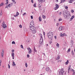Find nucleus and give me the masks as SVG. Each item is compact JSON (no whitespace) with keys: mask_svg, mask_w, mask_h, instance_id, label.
I'll list each match as a JSON object with an SVG mask.
<instances>
[{"mask_svg":"<svg viewBox=\"0 0 75 75\" xmlns=\"http://www.w3.org/2000/svg\"><path fill=\"white\" fill-rule=\"evenodd\" d=\"M63 13L64 16L65 18H66L67 20H68V19L70 18V17H71V14L68 11L67 12L66 11H64Z\"/></svg>","mask_w":75,"mask_h":75,"instance_id":"1","label":"nucleus"},{"mask_svg":"<svg viewBox=\"0 0 75 75\" xmlns=\"http://www.w3.org/2000/svg\"><path fill=\"white\" fill-rule=\"evenodd\" d=\"M34 25H30V29L32 31V32L33 33H36V28L34 26Z\"/></svg>","mask_w":75,"mask_h":75,"instance_id":"2","label":"nucleus"},{"mask_svg":"<svg viewBox=\"0 0 75 75\" xmlns=\"http://www.w3.org/2000/svg\"><path fill=\"white\" fill-rule=\"evenodd\" d=\"M53 35H54L53 32H50L49 33H47V36L49 38L50 40H52V38H53Z\"/></svg>","mask_w":75,"mask_h":75,"instance_id":"3","label":"nucleus"},{"mask_svg":"<svg viewBox=\"0 0 75 75\" xmlns=\"http://www.w3.org/2000/svg\"><path fill=\"white\" fill-rule=\"evenodd\" d=\"M64 72V69H62L60 71H59V75H63Z\"/></svg>","mask_w":75,"mask_h":75,"instance_id":"4","label":"nucleus"},{"mask_svg":"<svg viewBox=\"0 0 75 75\" xmlns=\"http://www.w3.org/2000/svg\"><path fill=\"white\" fill-rule=\"evenodd\" d=\"M38 2L39 4H42L43 3V2H45V0H38Z\"/></svg>","mask_w":75,"mask_h":75,"instance_id":"5","label":"nucleus"},{"mask_svg":"<svg viewBox=\"0 0 75 75\" xmlns=\"http://www.w3.org/2000/svg\"><path fill=\"white\" fill-rule=\"evenodd\" d=\"M55 6L56 7H55L54 8V10H57V9L59 8V5H58V4H56L55 5Z\"/></svg>","mask_w":75,"mask_h":75,"instance_id":"6","label":"nucleus"},{"mask_svg":"<svg viewBox=\"0 0 75 75\" xmlns=\"http://www.w3.org/2000/svg\"><path fill=\"white\" fill-rule=\"evenodd\" d=\"M27 50H29L28 51L29 52H28V53L29 54H30V53H31V52H32V50L30 49V48L28 47V48H27Z\"/></svg>","mask_w":75,"mask_h":75,"instance_id":"7","label":"nucleus"},{"mask_svg":"<svg viewBox=\"0 0 75 75\" xmlns=\"http://www.w3.org/2000/svg\"><path fill=\"white\" fill-rule=\"evenodd\" d=\"M40 44H42L43 43V38H41L40 40Z\"/></svg>","mask_w":75,"mask_h":75,"instance_id":"8","label":"nucleus"},{"mask_svg":"<svg viewBox=\"0 0 75 75\" xmlns=\"http://www.w3.org/2000/svg\"><path fill=\"white\" fill-rule=\"evenodd\" d=\"M11 54V56L12 57V59H14V53L13 52H12V53Z\"/></svg>","mask_w":75,"mask_h":75,"instance_id":"9","label":"nucleus"},{"mask_svg":"<svg viewBox=\"0 0 75 75\" xmlns=\"http://www.w3.org/2000/svg\"><path fill=\"white\" fill-rule=\"evenodd\" d=\"M39 4H38V8H39L40 9V10H41V4H40L39 3Z\"/></svg>","mask_w":75,"mask_h":75,"instance_id":"10","label":"nucleus"},{"mask_svg":"<svg viewBox=\"0 0 75 75\" xmlns=\"http://www.w3.org/2000/svg\"><path fill=\"white\" fill-rule=\"evenodd\" d=\"M2 27H3V28H6L7 27V25H6V24L2 25Z\"/></svg>","mask_w":75,"mask_h":75,"instance_id":"11","label":"nucleus"},{"mask_svg":"<svg viewBox=\"0 0 75 75\" xmlns=\"http://www.w3.org/2000/svg\"><path fill=\"white\" fill-rule=\"evenodd\" d=\"M30 25H34V21H31V22H30Z\"/></svg>","mask_w":75,"mask_h":75,"instance_id":"12","label":"nucleus"},{"mask_svg":"<svg viewBox=\"0 0 75 75\" xmlns=\"http://www.w3.org/2000/svg\"><path fill=\"white\" fill-rule=\"evenodd\" d=\"M63 29V26H61L59 28V30H60V31H61Z\"/></svg>","mask_w":75,"mask_h":75,"instance_id":"13","label":"nucleus"},{"mask_svg":"<svg viewBox=\"0 0 75 75\" xmlns=\"http://www.w3.org/2000/svg\"><path fill=\"white\" fill-rule=\"evenodd\" d=\"M50 70V69L49 67H47L46 69V71H49Z\"/></svg>","mask_w":75,"mask_h":75,"instance_id":"14","label":"nucleus"},{"mask_svg":"<svg viewBox=\"0 0 75 75\" xmlns=\"http://www.w3.org/2000/svg\"><path fill=\"white\" fill-rule=\"evenodd\" d=\"M12 66L13 67H14L15 66H16V63L14 62H13V64H12Z\"/></svg>","mask_w":75,"mask_h":75,"instance_id":"15","label":"nucleus"},{"mask_svg":"<svg viewBox=\"0 0 75 75\" xmlns=\"http://www.w3.org/2000/svg\"><path fill=\"white\" fill-rule=\"evenodd\" d=\"M65 35V33H63V34L61 33L60 36L61 37H64Z\"/></svg>","mask_w":75,"mask_h":75,"instance_id":"16","label":"nucleus"},{"mask_svg":"<svg viewBox=\"0 0 75 75\" xmlns=\"http://www.w3.org/2000/svg\"><path fill=\"white\" fill-rule=\"evenodd\" d=\"M4 55V50H2V55H1L2 57H3Z\"/></svg>","mask_w":75,"mask_h":75,"instance_id":"17","label":"nucleus"},{"mask_svg":"<svg viewBox=\"0 0 75 75\" xmlns=\"http://www.w3.org/2000/svg\"><path fill=\"white\" fill-rule=\"evenodd\" d=\"M74 17H75V16H72L70 18V21H71V20H72V19H73V18H74Z\"/></svg>","mask_w":75,"mask_h":75,"instance_id":"18","label":"nucleus"},{"mask_svg":"<svg viewBox=\"0 0 75 75\" xmlns=\"http://www.w3.org/2000/svg\"><path fill=\"white\" fill-rule=\"evenodd\" d=\"M74 0H69V3H72V2L74 1Z\"/></svg>","mask_w":75,"mask_h":75,"instance_id":"19","label":"nucleus"},{"mask_svg":"<svg viewBox=\"0 0 75 75\" xmlns=\"http://www.w3.org/2000/svg\"><path fill=\"white\" fill-rule=\"evenodd\" d=\"M59 58H60V57H59V56H58L57 59H56V60H58V59H59Z\"/></svg>","mask_w":75,"mask_h":75,"instance_id":"20","label":"nucleus"},{"mask_svg":"<svg viewBox=\"0 0 75 75\" xmlns=\"http://www.w3.org/2000/svg\"><path fill=\"white\" fill-rule=\"evenodd\" d=\"M8 0H6V2L5 4L6 5H7V4H8Z\"/></svg>","mask_w":75,"mask_h":75,"instance_id":"21","label":"nucleus"},{"mask_svg":"<svg viewBox=\"0 0 75 75\" xmlns=\"http://www.w3.org/2000/svg\"><path fill=\"white\" fill-rule=\"evenodd\" d=\"M68 62H69V61L67 60V62H66V65H68Z\"/></svg>","mask_w":75,"mask_h":75,"instance_id":"22","label":"nucleus"},{"mask_svg":"<svg viewBox=\"0 0 75 75\" xmlns=\"http://www.w3.org/2000/svg\"><path fill=\"white\" fill-rule=\"evenodd\" d=\"M65 1V0H61V1L60 2V3H64V2L65 1Z\"/></svg>","mask_w":75,"mask_h":75,"instance_id":"23","label":"nucleus"},{"mask_svg":"<svg viewBox=\"0 0 75 75\" xmlns=\"http://www.w3.org/2000/svg\"><path fill=\"white\" fill-rule=\"evenodd\" d=\"M12 1H13V3H14V4H16V2L15 1V0H12Z\"/></svg>","mask_w":75,"mask_h":75,"instance_id":"24","label":"nucleus"},{"mask_svg":"<svg viewBox=\"0 0 75 75\" xmlns=\"http://www.w3.org/2000/svg\"><path fill=\"white\" fill-rule=\"evenodd\" d=\"M65 8L67 10H68V7L67 6H65Z\"/></svg>","mask_w":75,"mask_h":75,"instance_id":"25","label":"nucleus"},{"mask_svg":"<svg viewBox=\"0 0 75 75\" xmlns=\"http://www.w3.org/2000/svg\"><path fill=\"white\" fill-rule=\"evenodd\" d=\"M39 20L40 21H41L42 19H41V17H39Z\"/></svg>","mask_w":75,"mask_h":75,"instance_id":"26","label":"nucleus"},{"mask_svg":"<svg viewBox=\"0 0 75 75\" xmlns=\"http://www.w3.org/2000/svg\"><path fill=\"white\" fill-rule=\"evenodd\" d=\"M59 44L58 43H57V47H58V48H59Z\"/></svg>","mask_w":75,"mask_h":75,"instance_id":"27","label":"nucleus"},{"mask_svg":"<svg viewBox=\"0 0 75 75\" xmlns=\"http://www.w3.org/2000/svg\"><path fill=\"white\" fill-rule=\"evenodd\" d=\"M25 67L27 68V67H28V65H27V63H25Z\"/></svg>","mask_w":75,"mask_h":75,"instance_id":"28","label":"nucleus"},{"mask_svg":"<svg viewBox=\"0 0 75 75\" xmlns=\"http://www.w3.org/2000/svg\"><path fill=\"white\" fill-rule=\"evenodd\" d=\"M16 15L17 16H18L19 15V13L18 12H16Z\"/></svg>","mask_w":75,"mask_h":75,"instance_id":"29","label":"nucleus"},{"mask_svg":"<svg viewBox=\"0 0 75 75\" xmlns=\"http://www.w3.org/2000/svg\"><path fill=\"white\" fill-rule=\"evenodd\" d=\"M40 36L41 37V38H42V34H40Z\"/></svg>","mask_w":75,"mask_h":75,"instance_id":"30","label":"nucleus"},{"mask_svg":"<svg viewBox=\"0 0 75 75\" xmlns=\"http://www.w3.org/2000/svg\"><path fill=\"white\" fill-rule=\"evenodd\" d=\"M34 52H37V51L36 50L35 47H34Z\"/></svg>","mask_w":75,"mask_h":75,"instance_id":"31","label":"nucleus"},{"mask_svg":"<svg viewBox=\"0 0 75 75\" xmlns=\"http://www.w3.org/2000/svg\"><path fill=\"white\" fill-rule=\"evenodd\" d=\"M9 6H10V4H8V5H7L6 6V8H8V7H9Z\"/></svg>","mask_w":75,"mask_h":75,"instance_id":"32","label":"nucleus"},{"mask_svg":"<svg viewBox=\"0 0 75 75\" xmlns=\"http://www.w3.org/2000/svg\"><path fill=\"white\" fill-rule=\"evenodd\" d=\"M3 5H4V4H3V3H1L0 4V7H1V6H3Z\"/></svg>","mask_w":75,"mask_h":75,"instance_id":"33","label":"nucleus"},{"mask_svg":"<svg viewBox=\"0 0 75 75\" xmlns=\"http://www.w3.org/2000/svg\"><path fill=\"white\" fill-rule=\"evenodd\" d=\"M12 44H16V43H15V42L13 41L12 42Z\"/></svg>","mask_w":75,"mask_h":75,"instance_id":"34","label":"nucleus"},{"mask_svg":"<svg viewBox=\"0 0 75 75\" xmlns=\"http://www.w3.org/2000/svg\"><path fill=\"white\" fill-rule=\"evenodd\" d=\"M71 54L72 55H74V52H73V50L72 51Z\"/></svg>","mask_w":75,"mask_h":75,"instance_id":"35","label":"nucleus"},{"mask_svg":"<svg viewBox=\"0 0 75 75\" xmlns=\"http://www.w3.org/2000/svg\"><path fill=\"white\" fill-rule=\"evenodd\" d=\"M21 48H23V49H24V47H23V45H21Z\"/></svg>","mask_w":75,"mask_h":75,"instance_id":"36","label":"nucleus"},{"mask_svg":"<svg viewBox=\"0 0 75 75\" xmlns=\"http://www.w3.org/2000/svg\"><path fill=\"white\" fill-rule=\"evenodd\" d=\"M50 41H49V42H50V44H51V43H52V40H50Z\"/></svg>","mask_w":75,"mask_h":75,"instance_id":"37","label":"nucleus"},{"mask_svg":"<svg viewBox=\"0 0 75 75\" xmlns=\"http://www.w3.org/2000/svg\"><path fill=\"white\" fill-rule=\"evenodd\" d=\"M33 6H34V7H36V4H34Z\"/></svg>","mask_w":75,"mask_h":75,"instance_id":"38","label":"nucleus"},{"mask_svg":"<svg viewBox=\"0 0 75 75\" xmlns=\"http://www.w3.org/2000/svg\"><path fill=\"white\" fill-rule=\"evenodd\" d=\"M61 62V61L60 60H58V61H57V62L58 63V62Z\"/></svg>","mask_w":75,"mask_h":75,"instance_id":"39","label":"nucleus"},{"mask_svg":"<svg viewBox=\"0 0 75 75\" xmlns=\"http://www.w3.org/2000/svg\"><path fill=\"white\" fill-rule=\"evenodd\" d=\"M8 68L9 69H10V66L9 65V64H8Z\"/></svg>","mask_w":75,"mask_h":75,"instance_id":"40","label":"nucleus"},{"mask_svg":"<svg viewBox=\"0 0 75 75\" xmlns=\"http://www.w3.org/2000/svg\"><path fill=\"white\" fill-rule=\"evenodd\" d=\"M42 17L43 18H45V16H42Z\"/></svg>","mask_w":75,"mask_h":75,"instance_id":"41","label":"nucleus"},{"mask_svg":"<svg viewBox=\"0 0 75 75\" xmlns=\"http://www.w3.org/2000/svg\"><path fill=\"white\" fill-rule=\"evenodd\" d=\"M71 69V65H70V67L68 68V70H69Z\"/></svg>","mask_w":75,"mask_h":75,"instance_id":"42","label":"nucleus"},{"mask_svg":"<svg viewBox=\"0 0 75 75\" xmlns=\"http://www.w3.org/2000/svg\"><path fill=\"white\" fill-rule=\"evenodd\" d=\"M27 57H28V58H30V56L29 55V54H27Z\"/></svg>","mask_w":75,"mask_h":75,"instance_id":"43","label":"nucleus"},{"mask_svg":"<svg viewBox=\"0 0 75 75\" xmlns=\"http://www.w3.org/2000/svg\"><path fill=\"white\" fill-rule=\"evenodd\" d=\"M19 27L20 28H22V25H20L19 26Z\"/></svg>","mask_w":75,"mask_h":75,"instance_id":"44","label":"nucleus"},{"mask_svg":"<svg viewBox=\"0 0 75 75\" xmlns=\"http://www.w3.org/2000/svg\"><path fill=\"white\" fill-rule=\"evenodd\" d=\"M62 19H61V18H60L59 19V21H62Z\"/></svg>","mask_w":75,"mask_h":75,"instance_id":"45","label":"nucleus"},{"mask_svg":"<svg viewBox=\"0 0 75 75\" xmlns=\"http://www.w3.org/2000/svg\"><path fill=\"white\" fill-rule=\"evenodd\" d=\"M71 50V49H69L68 50V52H69V51H70Z\"/></svg>","mask_w":75,"mask_h":75,"instance_id":"46","label":"nucleus"},{"mask_svg":"<svg viewBox=\"0 0 75 75\" xmlns=\"http://www.w3.org/2000/svg\"><path fill=\"white\" fill-rule=\"evenodd\" d=\"M26 14V13H24L23 14V16H25Z\"/></svg>","mask_w":75,"mask_h":75,"instance_id":"47","label":"nucleus"},{"mask_svg":"<svg viewBox=\"0 0 75 75\" xmlns=\"http://www.w3.org/2000/svg\"><path fill=\"white\" fill-rule=\"evenodd\" d=\"M2 14H3V13H2V11H1L0 13V16H1V15H2Z\"/></svg>","mask_w":75,"mask_h":75,"instance_id":"48","label":"nucleus"},{"mask_svg":"<svg viewBox=\"0 0 75 75\" xmlns=\"http://www.w3.org/2000/svg\"><path fill=\"white\" fill-rule=\"evenodd\" d=\"M31 18L32 19H33V16H31Z\"/></svg>","mask_w":75,"mask_h":75,"instance_id":"49","label":"nucleus"},{"mask_svg":"<svg viewBox=\"0 0 75 75\" xmlns=\"http://www.w3.org/2000/svg\"><path fill=\"white\" fill-rule=\"evenodd\" d=\"M5 23L4 22V21L3 22V23H2V25H4Z\"/></svg>","mask_w":75,"mask_h":75,"instance_id":"50","label":"nucleus"},{"mask_svg":"<svg viewBox=\"0 0 75 75\" xmlns=\"http://www.w3.org/2000/svg\"><path fill=\"white\" fill-rule=\"evenodd\" d=\"M71 13H74V11L73 10H71Z\"/></svg>","mask_w":75,"mask_h":75,"instance_id":"51","label":"nucleus"},{"mask_svg":"<svg viewBox=\"0 0 75 75\" xmlns=\"http://www.w3.org/2000/svg\"><path fill=\"white\" fill-rule=\"evenodd\" d=\"M12 52H14V50H12Z\"/></svg>","mask_w":75,"mask_h":75,"instance_id":"52","label":"nucleus"},{"mask_svg":"<svg viewBox=\"0 0 75 75\" xmlns=\"http://www.w3.org/2000/svg\"><path fill=\"white\" fill-rule=\"evenodd\" d=\"M54 38H55V39H57V36H54Z\"/></svg>","mask_w":75,"mask_h":75,"instance_id":"53","label":"nucleus"},{"mask_svg":"<svg viewBox=\"0 0 75 75\" xmlns=\"http://www.w3.org/2000/svg\"><path fill=\"white\" fill-rule=\"evenodd\" d=\"M12 4H13V3H11L10 4V6H12Z\"/></svg>","mask_w":75,"mask_h":75,"instance_id":"54","label":"nucleus"},{"mask_svg":"<svg viewBox=\"0 0 75 75\" xmlns=\"http://www.w3.org/2000/svg\"><path fill=\"white\" fill-rule=\"evenodd\" d=\"M59 15H61V12H60L59 13Z\"/></svg>","mask_w":75,"mask_h":75,"instance_id":"55","label":"nucleus"},{"mask_svg":"<svg viewBox=\"0 0 75 75\" xmlns=\"http://www.w3.org/2000/svg\"><path fill=\"white\" fill-rule=\"evenodd\" d=\"M31 2L32 3H34V1H33V0H31Z\"/></svg>","mask_w":75,"mask_h":75,"instance_id":"56","label":"nucleus"},{"mask_svg":"<svg viewBox=\"0 0 75 75\" xmlns=\"http://www.w3.org/2000/svg\"><path fill=\"white\" fill-rule=\"evenodd\" d=\"M68 74H69V70H68Z\"/></svg>","mask_w":75,"mask_h":75,"instance_id":"57","label":"nucleus"},{"mask_svg":"<svg viewBox=\"0 0 75 75\" xmlns=\"http://www.w3.org/2000/svg\"><path fill=\"white\" fill-rule=\"evenodd\" d=\"M11 7V6L10 4V5H9V8Z\"/></svg>","mask_w":75,"mask_h":75,"instance_id":"58","label":"nucleus"},{"mask_svg":"<svg viewBox=\"0 0 75 75\" xmlns=\"http://www.w3.org/2000/svg\"><path fill=\"white\" fill-rule=\"evenodd\" d=\"M74 69H72V72H75V71H74Z\"/></svg>","mask_w":75,"mask_h":75,"instance_id":"59","label":"nucleus"},{"mask_svg":"<svg viewBox=\"0 0 75 75\" xmlns=\"http://www.w3.org/2000/svg\"><path fill=\"white\" fill-rule=\"evenodd\" d=\"M43 35L44 36H45V33L44 32H43Z\"/></svg>","mask_w":75,"mask_h":75,"instance_id":"60","label":"nucleus"},{"mask_svg":"<svg viewBox=\"0 0 75 75\" xmlns=\"http://www.w3.org/2000/svg\"><path fill=\"white\" fill-rule=\"evenodd\" d=\"M59 25V23H57V26H58Z\"/></svg>","mask_w":75,"mask_h":75,"instance_id":"61","label":"nucleus"},{"mask_svg":"<svg viewBox=\"0 0 75 75\" xmlns=\"http://www.w3.org/2000/svg\"><path fill=\"white\" fill-rule=\"evenodd\" d=\"M73 75H74V74H75V72L74 71V72H73Z\"/></svg>","mask_w":75,"mask_h":75,"instance_id":"62","label":"nucleus"},{"mask_svg":"<svg viewBox=\"0 0 75 75\" xmlns=\"http://www.w3.org/2000/svg\"><path fill=\"white\" fill-rule=\"evenodd\" d=\"M17 15H14V17H17Z\"/></svg>","mask_w":75,"mask_h":75,"instance_id":"63","label":"nucleus"},{"mask_svg":"<svg viewBox=\"0 0 75 75\" xmlns=\"http://www.w3.org/2000/svg\"><path fill=\"white\" fill-rule=\"evenodd\" d=\"M21 13H22L23 12V10H22V9L21 10Z\"/></svg>","mask_w":75,"mask_h":75,"instance_id":"64","label":"nucleus"}]
</instances>
